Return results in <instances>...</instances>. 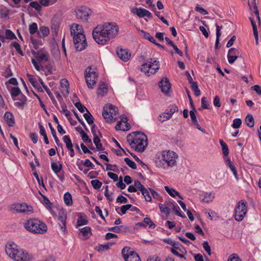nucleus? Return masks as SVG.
Listing matches in <instances>:
<instances>
[{
	"instance_id": "nucleus-1",
	"label": "nucleus",
	"mask_w": 261,
	"mask_h": 261,
	"mask_svg": "<svg viewBox=\"0 0 261 261\" xmlns=\"http://www.w3.org/2000/svg\"><path fill=\"white\" fill-rule=\"evenodd\" d=\"M119 32V27L116 23L106 22L98 25L93 30L92 36L97 43L106 44L111 39L115 38Z\"/></svg>"
},
{
	"instance_id": "nucleus-2",
	"label": "nucleus",
	"mask_w": 261,
	"mask_h": 261,
	"mask_svg": "<svg viewBox=\"0 0 261 261\" xmlns=\"http://www.w3.org/2000/svg\"><path fill=\"white\" fill-rule=\"evenodd\" d=\"M126 140L131 148L140 152H143L147 146V137L143 133L136 132L129 134Z\"/></svg>"
},
{
	"instance_id": "nucleus-3",
	"label": "nucleus",
	"mask_w": 261,
	"mask_h": 261,
	"mask_svg": "<svg viewBox=\"0 0 261 261\" xmlns=\"http://www.w3.org/2000/svg\"><path fill=\"white\" fill-rule=\"evenodd\" d=\"M70 34L73 38L76 51L84 50L87 43L82 27L78 24H73L70 27Z\"/></svg>"
},
{
	"instance_id": "nucleus-4",
	"label": "nucleus",
	"mask_w": 261,
	"mask_h": 261,
	"mask_svg": "<svg viewBox=\"0 0 261 261\" xmlns=\"http://www.w3.org/2000/svg\"><path fill=\"white\" fill-rule=\"evenodd\" d=\"M8 255L15 261H29L30 256L27 252L20 249L14 243H8L5 247Z\"/></svg>"
},
{
	"instance_id": "nucleus-5",
	"label": "nucleus",
	"mask_w": 261,
	"mask_h": 261,
	"mask_svg": "<svg viewBox=\"0 0 261 261\" xmlns=\"http://www.w3.org/2000/svg\"><path fill=\"white\" fill-rule=\"evenodd\" d=\"M24 228L28 231L34 234H43L47 230L46 225L36 218H31L23 223Z\"/></svg>"
},
{
	"instance_id": "nucleus-6",
	"label": "nucleus",
	"mask_w": 261,
	"mask_h": 261,
	"mask_svg": "<svg viewBox=\"0 0 261 261\" xmlns=\"http://www.w3.org/2000/svg\"><path fill=\"white\" fill-rule=\"evenodd\" d=\"M177 155L176 153L171 151H164L162 152V160L165 162L162 164L161 160L156 161V165L159 167H163L165 168L167 167H172L176 164V159Z\"/></svg>"
},
{
	"instance_id": "nucleus-7",
	"label": "nucleus",
	"mask_w": 261,
	"mask_h": 261,
	"mask_svg": "<svg viewBox=\"0 0 261 261\" xmlns=\"http://www.w3.org/2000/svg\"><path fill=\"white\" fill-rule=\"evenodd\" d=\"M102 116L107 122H114L118 116L117 108L112 104L106 105L103 107Z\"/></svg>"
},
{
	"instance_id": "nucleus-8",
	"label": "nucleus",
	"mask_w": 261,
	"mask_h": 261,
	"mask_svg": "<svg viewBox=\"0 0 261 261\" xmlns=\"http://www.w3.org/2000/svg\"><path fill=\"white\" fill-rule=\"evenodd\" d=\"M96 70V69L91 67H87L85 70L86 82L88 87L90 89H93L96 83L98 75Z\"/></svg>"
},
{
	"instance_id": "nucleus-9",
	"label": "nucleus",
	"mask_w": 261,
	"mask_h": 261,
	"mask_svg": "<svg viewBox=\"0 0 261 261\" xmlns=\"http://www.w3.org/2000/svg\"><path fill=\"white\" fill-rule=\"evenodd\" d=\"M247 202L243 200L240 201L234 210V219L236 221H242L247 214Z\"/></svg>"
},
{
	"instance_id": "nucleus-10",
	"label": "nucleus",
	"mask_w": 261,
	"mask_h": 261,
	"mask_svg": "<svg viewBox=\"0 0 261 261\" xmlns=\"http://www.w3.org/2000/svg\"><path fill=\"white\" fill-rule=\"evenodd\" d=\"M10 210L13 212L26 215H30L33 213V207L25 203L13 204L10 206Z\"/></svg>"
},
{
	"instance_id": "nucleus-11",
	"label": "nucleus",
	"mask_w": 261,
	"mask_h": 261,
	"mask_svg": "<svg viewBox=\"0 0 261 261\" xmlns=\"http://www.w3.org/2000/svg\"><path fill=\"white\" fill-rule=\"evenodd\" d=\"M75 14L77 19L82 21L87 22L89 16L91 15L92 10L86 6H82L75 10Z\"/></svg>"
},
{
	"instance_id": "nucleus-12",
	"label": "nucleus",
	"mask_w": 261,
	"mask_h": 261,
	"mask_svg": "<svg viewBox=\"0 0 261 261\" xmlns=\"http://www.w3.org/2000/svg\"><path fill=\"white\" fill-rule=\"evenodd\" d=\"M121 253L125 261H141L138 254L136 252L130 250L129 247H124L122 250Z\"/></svg>"
},
{
	"instance_id": "nucleus-13",
	"label": "nucleus",
	"mask_w": 261,
	"mask_h": 261,
	"mask_svg": "<svg viewBox=\"0 0 261 261\" xmlns=\"http://www.w3.org/2000/svg\"><path fill=\"white\" fill-rule=\"evenodd\" d=\"M159 86L162 92L165 94H167L171 89L170 83L167 77L162 79L159 83Z\"/></svg>"
},
{
	"instance_id": "nucleus-14",
	"label": "nucleus",
	"mask_w": 261,
	"mask_h": 261,
	"mask_svg": "<svg viewBox=\"0 0 261 261\" xmlns=\"http://www.w3.org/2000/svg\"><path fill=\"white\" fill-rule=\"evenodd\" d=\"M32 54L39 62L42 61L43 60L47 61L48 60V53L46 51H43L42 50H39L38 51L32 50Z\"/></svg>"
},
{
	"instance_id": "nucleus-15",
	"label": "nucleus",
	"mask_w": 261,
	"mask_h": 261,
	"mask_svg": "<svg viewBox=\"0 0 261 261\" xmlns=\"http://www.w3.org/2000/svg\"><path fill=\"white\" fill-rule=\"evenodd\" d=\"M132 12L137 15L139 17L147 16L150 18H152V14L148 10L144 8H135L132 10Z\"/></svg>"
},
{
	"instance_id": "nucleus-16",
	"label": "nucleus",
	"mask_w": 261,
	"mask_h": 261,
	"mask_svg": "<svg viewBox=\"0 0 261 261\" xmlns=\"http://www.w3.org/2000/svg\"><path fill=\"white\" fill-rule=\"evenodd\" d=\"M58 220L60 222L59 223V225L61 229L63 232H65L66 225V214L64 211H60L59 213Z\"/></svg>"
},
{
	"instance_id": "nucleus-17",
	"label": "nucleus",
	"mask_w": 261,
	"mask_h": 261,
	"mask_svg": "<svg viewBox=\"0 0 261 261\" xmlns=\"http://www.w3.org/2000/svg\"><path fill=\"white\" fill-rule=\"evenodd\" d=\"M150 60L151 61L149 62V64L147 63H144L141 67V71L144 72L148 76L150 75V71L152 70L151 67L154 65V63L156 62V60L152 62V59H150Z\"/></svg>"
},
{
	"instance_id": "nucleus-18",
	"label": "nucleus",
	"mask_w": 261,
	"mask_h": 261,
	"mask_svg": "<svg viewBox=\"0 0 261 261\" xmlns=\"http://www.w3.org/2000/svg\"><path fill=\"white\" fill-rule=\"evenodd\" d=\"M117 54L118 57L124 62L127 61L130 57V53L127 49H120L117 51Z\"/></svg>"
},
{
	"instance_id": "nucleus-19",
	"label": "nucleus",
	"mask_w": 261,
	"mask_h": 261,
	"mask_svg": "<svg viewBox=\"0 0 261 261\" xmlns=\"http://www.w3.org/2000/svg\"><path fill=\"white\" fill-rule=\"evenodd\" d=\"M4 118L9 126L12 127L14 125L15 120L14 116L11 113L9 112H6L4 114Z\"/></svg>"
},
{
	"instance_id": "nucleus-20",
	"label": "nucleus",
	"mask_w": 261,
	"mask_h": 261,
	"mask_svg": "<svg viewBox=\"0 0 261 261\" xmlns=\"http://www.w3.org/2000/svg\"><path fill=\"white\" fill-rule=\"evenodd\" d=\"M108 230L109 231H113L116 233L123 232L127 230V227L125 226L120 225L112 227H109Z\"/></svg>"
},
{
	"instance_id": "nucleus-21",
	"label": "nucleus",
	"mask_w": 261,
	"mask_h": 261,
	"mask_svg": "<svg viewBox=\"0 0 261 261\" xmlns=\"http://www.w3.org/2000/svg\"><path fill=\"white\" fill-rule=\"evenodd\" d=\"M80 232L85 237L86 239H88L92 234L91 228L89 226H86L81 228Z\"/></svg>"
},
{
	"instance_id": "nucleus-22",
	"label": "nucleus",
	"mask_w": 261,
	"mask_h": 261,
	"mask_svg": "<svg viewBox=\"0 0 261 261\" xmlns=\"http://www.w3.org/2000/svg\"><path fill=\"white\" fill-rule=\"evenodd\" d=\"M27 99L26 96L23 94H21L18 99L19 101L15 102L14 105L16 107L21 108L26 103Z\"/></svg>"
},
{
	"instance_id": "nucleus-23",
	"label": "nucleus",
	"mask_w": 261,
	"mask_h": 261,
	"mask_svg": "<svg viewBox=\"0 0 261 261\" xmlns=\"http://www.w3.org/2000/svg\"><path fill=\"white\" fill-rule=\"evenodd\" d=\"M39 128L40 130V134L43 137L45 143L46 144H48L49 141L48 140V138L46 134L45 128L44 126L42 125H41V124L40 123H39Z\"/></svg>"
},
{
	"instance_id": "nucleus-24",
	"label": "nucleus",
	"mask_w": 261,
	"mask_h": 261,
	"mask_svg": "<svg viewBox=\"0 0 261 261\" xmlns=\"http://www.w3.org/2000/svg\"><path fill=\"white\" fill-rule=\"evenodd\" d=\"M245 123L249 127H252L254 125V120L253 117L251 114H248L245 118Z\"/></svg>"
},
{
	"instance_id": "nucleus-25",
	"label": "nucleus",
	"mask_w": 261,
	"mask_h": 261,
	"mask_svg": "<svg viewBox=\"0 0 261 261\" xmlns=\"http://www.w3.org/2000/svg\"><path fill=\"white\" fill-rule=\"evenodd\" d=\"M51 168L54 173L58 174L62 169V165L61 164L58 165L57 163L53 162L51 164Z\"/></svg>"
},
{
	"instance_id": "nucleus-26",
	"label": "nucleus",
	"mask_w": 261,
	"mask_h": 261,
	"mask_svg": "<svg viewBox=\"0 0 261 261\" xmlns=\"http://www.w3.org/2000/svg\"><path fill=\"white\" fill-rule=\"evenodd\" d=\"M64 201L67 206H70L72 204L71 195L69 192H66L64 195Z\"/></svg>"
},
{
	"instance_id": "nucleus-27",
	"label": "nucleus",
	"mask_w": 261,
	"mask_h": 261,
	"mask_svg": "<svg viewBox=\"0 0 261 261\" xmlns=\"http://www.w3.org/2000/svg\"><path fill=\"white\" fill-rule=\"evenodd\" d=\"M178 111V107L175 105H173L167 108L166 110V113L171 117L172 115Z\"/></svg>"
},
{
	"instance_id": "nucleus-28",
	"label": "nucleus",
	"mask_w": 261,
	"mask_h": 261,
	"mask_svg": "<svg viewBox=\"0 0 261 261\" xmlns=\"http://www.w3.org/2000/svg\"><path fill=\"white\" fill-rule=\"evenodd\" d=\"M86 112L87 113L84 114L83 116L89 124H92L94 122V118L88 109H86Z\"/></svg>"
},
{
	"instance_id": "nucleus-29",
	"label": "nucleus",
	"mask_w": 261,
	"mask_h": 261,
	"mask_svg": "<svg viewBox=\"0 0 261 261\" xmlns=\"http://www.w3.org/2000/svg\"><path fill=\"white\" fill-rule=\"evenodd\" d=\"M109 248H110V245H109V244H103V245L99 244L98 245L96 246L94 249L95 250H96L99 252H102L104 251L109 250Z\"/></svg>"
},
{
	"instance_id": "nucleus-30",
	"label": "nucleus",
	"mask_w": 261,
	"mask_h": 261,
	"mask_svg": "<svg viewBox=\"0 0 261 261\" xmlns=\"http://www.w3.org/2000/svg\"><path fill=\"white\" fill-rule=\"evenodd\" d=\"M219 142L222 147L223 155L227 156L229 154V149L227 144L222 140H220Z\"/></svg>"
},
{
	"instance_id": "nucleus-31",
	"label": "nucleus",
	"mask_w": 261,
	"mask_h": 261,
	"mask_svg": "<svg viewBox=\"0 0 261 261\" xmlns=\"http://www.w3.org/2000/svg\"><path fill=\"white\" fill-rule=\"evenodd\" d=\"M221 29V26H219V25L216 24V39L215 43L216 48H218V44L219 43L220 37L221 35V33L220 32Z\"/></svg>"
},
{
	"instance_id": "nucleus-32",
	"label": "nucleus",
	"mask_w": 261,
	"mask_h": 261,
	"mask_svg": "<svg viewBox=\"0 0 261 261\" xmlns=\"http://www.w3.org/2000/svg\"><path fill=\"white\" fill-rule=\"evenodd\" d=\"M171 205L176 215L183 218H186V216L181 214L180 209L177 204L171 203Z\"/></svg>"
},
{
	"instance_id": "nucleus-33",
	"label": "nucleus",
	"mask_w": 261,
	"mask_h": 261,
	"mask_svg": "<svg viewBox=\"0 0 261 261\" xmlns=\"http://www.w3.org/2000/svg\"><path fill=\"white\" fill-rule=\"evenodd\" d=\"M214 198V194L211 193H206L204 194V197L202 198V201L204 202L209 203L212 201Z\"/></svg>"
},
{
	"instance_id": "nucleus-34",
	"label": "nucleus",
	"mask_w": 261,
	"mask_h": 261,
	"mask_svg": "<svg viewBox=\"0 0 261 261\" xmlns=\"http://www.w3.org/2000/svg\"><path fill=\"white\" fill-rule=\"evenodd\" d=\"M128 152L130 153V154L135 159V160L139 163L141 166L144 169H148L149 168L148 167L147 165L143 163L138 156H137L135 154H134L132 152H129L128 150Z\"/></svg>"
},
{
	"instance_id": "nucleus-35",
	"label": "nucleus",
	"mask_w": 261,
	"mask_h": 261,
	"mask_svg": "<svg viewBox=\"0 0 261 261\" xmlns=\"http://www.w3.org/2000/svg\"><path fill=\"white\" fill-rule=\"evenodd\" d=\"M191 84V88L193 92H194V94L196 96H199L201 94L200 91L198 88L197 84L196 82H193Z\"/></svg>"
},
{
	"instance_id": "nucleus-36",
	"label": "nucleus",
	"mask_w": 261,
	"mask_h": 261,
	"mask_svg": "<svg viewBox=\"0 0 261 261\" xmlns=\"http://www.w3.org/2000/svg\"><path fill=\"white\" fill-rule=\"evenodd\" d=\"M168 206H165L164 204L160 203L159 207L162 213H165L166 215H169L170 213V209L168 206H171V203L167 204Z\"/></svg>"
},
{
	"instance_id": "nucleus-37",
	"label": "nucleus",
	"mask_w": 261,
	"mask_h": 261,
	"mask_svg": "<svg viewBox=\"0 0 261 261\" xmlns=\"http://www.w3.org/2000/svg\"><path fill=\"white\" fill-rule=\"evenodd\" d=\"M166 191L172 197H175L176 195H178V192L173 188H170L168 186H165Z\"/></svg>"
},
{
	"instance_id": "nucleus-38",
	"label": "nucleus",
	"mask_w": 261,
	"mask_h": 261,
	"mask_svg": "<svg viewBox=\"0 0 261 261\" xmlns=\"http://www.w3.org/2000/svg\"><path fill=\"white\" fill-rule=\"evenodd\" d=\"M141 192L146 201L150 202L151 201V197L146 188H144Z\"/></svg>"
},
{
	"instance_id": "nucleus-39",
	"label": "nucleus",
	"mask_w": 261,
	"mask_h": 261,
	"mask_svg": "<svg viewBox=\"0 0 261 261\" xmlns=\"http://www.w3.org/2000/svg\"><path fill=\"white\" fill-rule=\"evenodd\" d=\"M63 140L65 143L66 144V147L67 148V149L71 148V147H73V145L71 142V140L70 139L69 136H64L63 138Z\"/></svg>"
},
{
	"instance_id": "nucleus-40",
	"label": "nucleus",
	"mask_w": 261,
	"mask_h": 261,
	"mask_svg": "<svg viewBox=\"0 0 261 261\" xmlns=\"http://www.w3.org/2000/svg\"><path fill=\"white\" fill-rule=\"evenodd\" d=\"M141 33L142 34L143 37L145 39H146V40H148L149 41L152 43H154V41H155V39L149 33L146 32L144 31H142Z\"/></svg>"
},
{
	"instance_id": "nucleus-41",
	"label": "nucleus",
	"mask_w": 261,
	"mask_h": 261,
	"mask_svg": "<svg viewBox=\"0 0 261 261\" xmlns=\"http://www.w3.org/2000/svg\"><path fill=\"white\" fill-rule=\"evenodd\" d=\"M175 244H177L174 245V246L172 247L173 248H175L177 251L178 250L179 252H180V253L182 254L187 253L186 249L182 245L180 244L178 242H175Z\"/></svg>"
},
{
	"instance_id": "nucleus-42",
	"label": "nucleus",
	"mask_w": 261,
	"mask_h": 261,
	"mask_svg": "<svg viewBox=\"0 0 261 261\" xmlns=\"http://www.w3.org/2000/svg\"><path fill=\"white\" fill-rule=\"evenodd\" d=\"M5 38L12 40L14 39H16V37L14 33L12 32L10 30L7 29L5 31Z\"/></svg>"
},
{
	"instance_id": "nucleus-43",
	"label": "nucleus",
	"mask_w": 261,
	"mask_h": 261,
	"mask_svg": "<svg viewBox=\"0 0 261 261\" xmlns=\"http://www.w3.org/2000/svg\"><path fill=\"white\" fill-rule=\"evenodd\" d=\"M40 32L42 34L43 37L46 36L49 34V30L48 28L42 26L40 27L39 28V32H38V35L40 37H41V36L40 35Z\"/></svg>"
},
{
	"instance_id": "nucleus-44",
	"label": "nucleus",
	"mask_w": 261,
	"mask_h": 261,
	"mask_svg": "<svg viewBox=\"0 0 261 261\" xmlns=\"http://www.w3.org/2000/svg\"><path fill=\"white\" fill-rule=\"evenodd\" d=\"M48 125H49V128L50 129L51 133L55 139V141L56 144L57 145H59V143H60V141L56 135V132L55 129L52 126V125L50 123H48Z\"/></svg>"
},
{
	"instance_id": "nucleus-45",
	"label": "nucleus",
	"mask_w": 261,
	"mask_h": 261,
	"mask_svg": "<svg viewBox=\"0 0 261 261\" xmlns=\"http://www.w3.org/2000/svg\"><path fill=\"white\" fill-rule=\"evenodd\" d=\"M126 164L132 169H137V165L136 163L130 159L128 158H125L124 159Z\"/></svg>"
},
{
	"instance_id": "nucleus-46",
	"label": "nucleus",
	"mask_w": 261,
	"mask_h": 261,
	"mask_svg": "<svg viewBox=\"0 0 261 261\" xmlns=\"http://www.w3.org/2000/svg\"><path fill=\"white\" fill-rule=\"evenodd\" d=\"M29 6L34 8L37 11H40L41 10V6L39 2L37 1L32 2L30 3Z\"/></svg>"
},
{
	"instance_id": "nucleus-47",
	"label": "nucleus",
	"mask_w": 261,
	"mask_h": 261,
	"mask_svg": "<svg viewBox=\"0 0 261 261\" xmlns=\"http://www.w3.org/2000/svg\"><path fill=\"white\" fill-rule=\"evenodd\" d=\"M107 92V88L106 86L103 84L99 86L98 89L97 94L98 95H103Z\"/></svg>"
},
{
	"instance_id": "nucleus-48",
	"label": "nucleus",
	"mask_w": 261,
	"mask_h": 261,
	"mask_svg": "<svg viewBox=\"0 0 261 261\" xmlns=\"http://www.w3.org/2000/svg\"><path fill=\"white\" fill-rule=\"evenodd\" d=\"M38 30V25L36 22H33L30 25L29 30L30 34L33 35L37 32Z\"/></svg>"
},
{
	"instance_id": "nucleus-49",
	"label": "nucleus",
	"mask_w": 261,
	"mask_h": 261,
	"mask_svg": "<svg viewBox=\"0 0 261 261\" xmlns=\"http://www.w3.org/2000/svg\"><path fill=\"white\" fill-rule=\"evenodd\" d=\"M91 184L93 188L96 190L99 189L102 186L101 182H100L99 180L97 179L91 180Z\"/></svg>"
},
{
	"instance_id": "nucleus-50",
	"label": "nucleus",
	"mask_w": 261,
	"mask_h": 261,
	"mask_svg": "<svg viewBox=\"0 0 261 261\" xmlns=\"http://www.w3.org/2000/svg\"><path fill=\"white\" fill-rule=\"evenodd\" d=\"M11 45L15 48L16 50L19 54L22 56L24 55L22 50L21 49L20 45L17 42H13L11 43Z\"/></svg>"
},
{
	"instance_id": "nucleus-51",
	"label": "nucleus",
	"mask_w": 261,
	"mask_h": 261,
	"mask_svg": "<svg viewBox=\"0 0 261 261\" xmlns=\"http://www.w3.org/2000/svg\"><path fill=\"white\" fill-rule=\"evenodd\" d=\"M31 42L33 45V47L36 50H40L39 48V46L42 45V43L41 41L36 40L33 38H31Z\"/></svg>"
},
{
	"instance_id": "nucleus-52",
	"label": "nucleus",
	"mask_w": 261,
	"mask_h": 261,
	"mask_svg": "<svg viewBox=\"0 0 261 261\" xmlns=\"http://www.w3.org/2000/svg\"><path fill=\"white\" fill-rule=\"evenodd\" d=\"M21 91L18 87H12L11 90V95L12 97H16L19 95Z\"/></svg>"
},
{
	"instance_id": "nucleus-53",
	"label": "nucleus",
	"mask_w": 261,
	"mask_h": 261,
	"mask_svg": "<svg viewBox=\"0 0 261 261\" xmlns=\"http://www.w3.org/2000/svg\"><path fill=\"white\" fill-rule=\"evenodd\" d=\"M91 132L93 137L99 135L101 137V134L95 124H93L91 127Z\"/></svg>"
},
{
	"instance_id": "nucleus-54",
	"label": "nucleus",
	"mask_w": 261,
	"mask_h": 261,
	"mask_svg": "<svg viewBox=\"0 0 261 261\" xmlns=\"http://www.w3.org/2000/svg\"><path fill=\"white\" fill-rule=\"evenodd\" d=\"M106 170L113 171L115 172H117L119 171L118 168L116 165H112L110 164H106Z\"/></svg>"
},
{
	"instance_id": "nucleus-55",
	"label": "nucleus",
	"mask_w": 261,
	"mask_h": 261,
	"mask_svg": "<svg viewBox=\"0 0 261 261\" xmlns=\"http://www.w3.org/2000/svg\"><path fill=\"white\" fill-rule=\"evenodd\" d=\"M88 221L86 219L84 218L82 216H80L77 220V226L86 225Z\"/></svg>"
},
{
	"instance_id": "nucleus-56",
	"label": "nucleus",
	"mask_w": 261,
	"mask_h": 261,
	"mask_svg": "<svg viewBox=\"0 0 261 261\" xmlns=\"http://www.w3.org/2000/svg\"><path fill=\"white\" fill-rule=\"evenodd\" d=\"M171 117L166 113L165 111V113H163L161 114L159 116V120L161 122H164L166 120H169Z\"/></svg>"
},
{
	"instance_id": "nucleus-57",
	"label": "nucleus",
	"mask_w": 261,
	"mask_h": 261,
	"mask_svg": "<svg viewBox=\"0 0 261 261\" xmlns=\"http://www.w3.org/2000/svg\"><path fill=\"white\" fill-rule=\"evenodd\" d=\"M242 124V120L240 118H236L233 121L232 127L234 128H238Z\"/></svg>"
},
{
	"instance_id": "nucleus-58",
	"label": "nucleus",
	"mask_w": 261,
	"mask_h": 261,
	"mask_svg": "<svg viewBox=\"0 0 261 261\" xmlns=\"http://www.w3.org/2000/svg\"><path fill=\"white\" fill-rule=\"evenodd\" d=\"M143 222L144 224L149 225V227L151 228H154L155 227V225L152 222L151 219L149 218L146 217L144 219Z\"/></svg>"
},
{
	"instance_id": "nucleus-59",
	"label": "nucleus",
	"mask_w": 261,
	"mask_h": 261,
	"mask_svg": "<svg viewBox=\"0 0 261 261\" xmlns=\"http://www.w3.org/2000/svg\"><path fill=\"white\" fill-rule=\"evenodd\" d=\"M74 106L81 113H83L85 110L86 111V109H87L81 102L75 103Z\"/></svg>"
},
{
	"instance_id": "nucleus-60",
	"label": "nucleus",
	"mask_w": 261,
	"mask_h": 261,
	"mask_svg": "<svg viewBox=\"0 0 261 261\" xmlns=\"http://www.w3.org/2000/svg\"><path fill=\"white\" fill-rule=\"evenodd\" d=\"M202 246L205 251L209 255H211V247L207 241H204L202 244Z\"/></svg>"
},
{
	"instance_id": "nucleus-61",
	"label": "nucleus",
	"mask_w": 261,
	"mask_h": 261,
	"mask_svg": "<svg viewBox=\"0 0 261 261\" xmlns=\"http://www.w3.org/2000/svg\"><path fill=\"white\" fill-rule=\"evenodd\" d=\"M170 251L172 252V253L174 255L178 256L181 258H184L185 260L187 259L186 257H185L182 253H179L178 252H177V250H175V248H171L170 249Z\"/></svg>"
},
{
	"instance_id": "nucleus-62",
	"label": "nucleus",
	"mask_w": 261,
	"mask_h": 261,
	"mask_svg": "<svg viewBox=\"0 0 261 261\" xmlns=\"http://www.w3.org/2000/svg\"><path fill=\"white\" fill-rule=\"evenodd\" d=\"M81 135L82 139L85 143H91V140L88 137V135L85 133H83Z\"/></svg>"
},
{
	"instance_id": "nucleus-63",
	"label": "nucleus",
	"mask_w": 261,
	"mask_h": 261,
	"mask_svg": "<svg viewBox=\"0 0 261 261\" xmlns=\"http://www.w3.org/2000/svg\"><path fill=\"white\" fill-rule=\"evenodd\" d=\"M201 107L204 109H209V104L205 97H203L201 99Z\"/></svg>"
},
{
	"instance_id": "nucleus-64",
	"label": "nucleus",
	"mask_w": 261,
	"mask_h": 261,
	"mask_svg": "<svg viewBox=\"0 0 261 261\" xmlns=\"http://www.w3.org/2000/svg\"><path fill=\"white\" fill-rule=\"evenodd\" d=\"M227 261H241L237 254H232L230 255Z\"/></svg>"
}]
</instances>
